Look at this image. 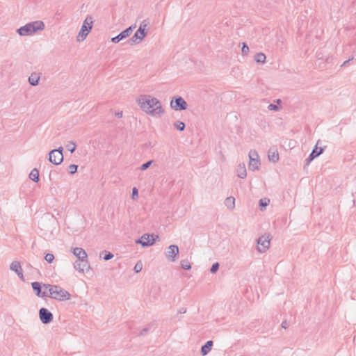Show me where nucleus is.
I'll list each match as a JSON object with an SVG mask.
<instances>
[{"label": "nucleus", "instance_id": "f257e3e1", "mask_svg": "<svg viewBox=\"0 0 356 356\" xmlns=\"http://www.w3.org/2000/svg\"><path fill=\"white\" fill-rule=\"evenodd\" d=\"M136 103L143 112L151 116H159L164 113L160 101L149 95H140Z\"/></svg>", "mask_w": 356, "mask_h": 356}, {"label": "nucleus", "instance_id": "f03ea898", "mask_svg": "<svg viewBox=\"0 0 356 356\" xmlns=\"http://www.w3.org/2000/svg\"><path fill=\"white\" fill-rule=\"evenodd\" d=\"M44 24L42 21H34L29 22L17 29V33L21 36L31 35L38 31L44 29Z\"/></svg>", "mask_w": 356, "mask_h": 356}, {"label": "nucleus", "instance_id": "7ed1b4c3", "mask_svg": "<svg viewBox=\"0 0 356 356\" xmlns=\"http://www.w3.org/2000/svg\"><path fill=\"white\" fill-rule=\"evenodd\" d=\"M49 288V297L58 301H65L70 299V293L58 285H44Z\"/></svg>", "mask_w": 356, "mask_h": 356}, {"label": "nucleus", "instance_id": "20e7f679", "mask_svg": "<svg viewBox=\"0 0 356 356\" xmlns=\"http://www.w3.org/2000/svg\"><path fill=\"white\" fill-rule=\"evenodd\" d=\"M93 24V19L92 17L90 15H88L85 20L83 21V23L81 26V28L79 32L78 36H77V40H83L86 39L88 33L90 32Z\"/></svg>", "mask_w": 356, "mask_h": 356}, {"label": "nucleus", "instance_id": "39448f33", "mask_svg": "<svg viewBox=\"0 0 356 356\" xmlns=\"http://www.w3.org/2000/svg\"><path fill=\"white\" fill-rule=\"evenodd\" d=\"M159 239V236L154 234H144L140 238L136 240V244H140L142 247L146 248L153 245L156 240Z\"/></svg>", "mask_w": 356, "mask_h": 356}, {"label": "nucleus", "instance_id": "423d86ee", "mask_svg": "<svg viewBox=\"0 0 356 356\" xmlns=\"http://www.w3.org/2000/svg\"><path fill=\"white\" fill-rule=\"evenodd\" d=\"M270 240L271 236L269 234L259 236L256 241L258 252L260 253L266 252L269 249Z\"/></svg>", "mask_w": 356, "mask_h": 356}, {"label": "nucleus", "instance_id": "0eeeda50", "mask_svg": "<svg viewBox=\"0 0 356 356\" xmlns=\"http://www.w3.org/2000/svg\"><path fill=\"white\" fill-rule=\"evenodd\" d=\"M44 285H49V284H42L38 282H33L31 283V286L38 297L45 298L49 297V288H45Z\"/></svg>", "mask_w": 356, "mask_h": 356}, {"label": "nucleus", "instance_id": "6e6552de", "mask_svg": "<svg viewBox=\"0 0 356 356\" xmlns=\"http://www.w3.org/2000/svg\"><path fill=\"white\" fill-rule=\"evenodd\" d=\"M187 106L186 102L180 96H175L170 101V107L175 111H184Z\"/></svg>", "mask_w": 356, "mask_h": 356}, {"label": "nucleus", "instance_id": "1a4fd4ad", "mask_svg": "<svg viewBox=\"0 0 356 356\" xmlns=\"http://www.w3.org/2000/svg\"><path fill=\"white\" fill-rule=\"evenodd\" d=\"M136 28V25H131L129 27L127 28L125 30L122 31L121 33H120L118 35L115 37H113L111 38V42L113 43H118L122 40H124L129 37L133 30Z\"/></svg>", "mask_w": 356, "mask_h": 356}, {"label": "nucleus", "instance_id": "9d476101", "mask_svg": "<svg viewBox=\"0 0 356 356\" xmlns=\"http://www.w3.org/2000/svg\"><path fill=\"white\" fill-rule=\"evenodd\" d=\"M320 140H318L309 156L305 159V165H309L314 159L320 156L324 152V148L318 147Z\"/></svg>", "mask_w": 356, "mask_h": 356}, {"label": "nucleus", "instance_id": "9b49d317", "mask_svg": "<svg viewBox=\"0 0 356 356\" xmlns=\"http://www.w3.org/2000/svg\"><path fill=\"white\" fill-rule=\"evenodd\" d=\"M39 317L43 324H48L53 321L52 313L44 307L39 310Z\"/></svg>", "mask_w": 356, "mask_h": 356}, {"label": "nucleus", "instance_id": "f8f14e48", "mask_svg": "<svg viewBox=\"0 0 356 356\" xmlns=\"http://www.w3.org/2000/svg\"><path fill=\"white\" fill-rule=\"evenodd\" d=\"M179 252V248L177 245H170L168 246L165 254L168 260L173 262L176 260V257Z\"/></svg>", "mask_w": 356, "mask_h": 356}, {"label": "nucleus", "instance_id": "ddd939ff", "mask_svg": "<svg viewBox=\"0 0 356 356\" xmlns=\"http://www.w3.org/2000/svg\"><path fill=\"white\" fill-rule=\"evenodd\" d=\"M57 150H51L49 153V161L54 164L59 165L63 161V155L58 154Z\"/></svg>", "mask_w": 356, "mask_h": 356}, {"label": "nucleus", "instance_id": "4468645a", "mask_svg": "<svg viewBox=\"0 0 356 356\" xmlns=\"http://www.w3.org/2000/svg\"><path fill=\"white\" fill-rule=\"evenodd\" d=\"M74 268L80 273H83L84 270H88L90 264L87 259L82 260H77L74 263Z\"/></svg>", "mask_w": 356, "mask_h": 356}, {"label": "nucleus", "instance_id": "2eb2a0df", "mask_svg": "<svg viewBox=\"0 0 356 356\" xmlns=\"http://www.w3.org/2000/svg\"><path fill=\"white\" fill-rule=\"evenodd\" d=\"M73 254L77 257L78 260L88 259L86 252L81 248H75L73 249Z\"/></svg>", "mask_w": 356, "mask_h": 356}, {"label": "nucleus", "instance_id": "dca6fc26", "mask_svg": "<svg viewBox=\"0 0 356 356\" xmlns=\"http://www.w3.org/2000/svg\"><path fill=\"white\" fill-rule=\"evenodd\" d=\"M213 341H207L201 348V354L204 356L207 355L211 350L213 346Z\"/></svg>", "mask_w": 356, "mask_h": 356}, {"label": "nucleus", "instance_id": "f3484780", "mask_svg": "<svg viewBox=\"0 0 356 356\" xmlns=\"http://www.w3.org/2000/svg\"><path fill=\"white\" fill-rule=\"evenodd\" d=\"M144 38L145 37H142V34H140V32H138V30H137L129 40V42L131 45L134 44H138L143 40Z\"/></svg>", "mask_w": 356, "mask_h": 356}, {"label": "nucleus", "instance_id": "a211bd4d", "mask_svg": "<svg viewBox=\"0 0 356 356\" xmlns=\"http://www.w3.org/2000/svg\"><path fill=\"white\" fill-rule=\"evenodd\" d=\"M236 171L238 177H240L241 179H244L246 177L247 172L244 163L239 164L237 167Z\"/></svg>", "mask_w": 356, "mask_h": 356}, {"label": "nucleus", "instance_id": "6ab92c4d", "mask_svg": "<svg viewBox=\"0 0 356 356\" xmlns=\"http://www.w3.org/2000/svg\"><path fill=\"white\" fill-rule=\"evenodd\" d=\"M40 78V76L37 73H35V72L32 73L31 74V76L29 77V84L33 86H38L39 83Z\"/></svg>", "mask_w": 356, "mask_h": 356}, {"label": "nucleus", "instance_id": "aec40b11", "mask_svg": "<svg viewBox=\"0 0 356 356\" xmlns=\"http://www.w3.org/2000/svg\"><path fill=\"white\" fill-rule=\"evenodd\" d=\"M260 159H251L249 162V169L252 171L258 170L260 165Z\"/></svg>", "mask_w": 356, "mask_h": 356}, {"label": "nucleus", "instance_id": "412c9836", "mask_svg": "<svg viewBox=\"0 0 356 356\" xmlns=\"http://www.w3.org/2000/svg\"><path fill=\"white\" fill-rule=\"evenodd\" d=\"M39 174V170L37 168H33L29 174V178L37 183L40 181Z\"/></svg>", "mask_w": 356, "mask_h": 356}, {"label": "nucleus", "instance_id": "4be33fe9", "mask_svg": "<svg viewBox=\"0 0 356 356\" xmlns=\"http://www.w3.org/2000/svg\"><path fill=\"white\" fill-rule=\"evenodd\" d=\"M10 269L14 271L16 274L22 270L20 262L17 261H14L10 264Z\"/></svg>", "mask_w": 356, "mask_h": 356}, {"label": "nucleus", "instance_id": "5701e85b", "mask_svg": "<svg viewBox=\"0 0 356 356\" xmlns=\"http://www.w3.org/2000/svg\"><path fill=\"white\" fill-rule=\"evenodd\" d=\"M147 26V22L146 19L143 20L138 28V32H140V34H142V37H145L147 34V31H145L146 27Z\"/></svg>", "mask_w": 356, "mask_h": 356}, {"label": "nucleus", "instance_id": "b1692460", "mask_svg": "<svg viewBox=\"0 0 356 356\" xmlns=\"http://www.w3.org/2000/svg\"><path fill=\"white\" fill-rule=\"evenodd\" d=\"M225 206L229 209H233L235 207V198L234 197H228L225 200Z\"/></svg>", "mask_w": 356, "mask_h": 356}, {"label": "nucleus", "instance_id": "393cba45", "mask_svg": "<svg viewBox=\"0 0 356 356\" xmlns=\"http://www.w3.org/2000/svg\"><path fill=\"white\" fill-rule=\"evenodd\" d=\"M266 56L264 53H257L254 56V60L258 63H264L266 62Z\"/></svg>", "mask_w": 356, "mask_h": 356}, {"label": "nucleus", "instance_id": "a878e982", "mask_svg": "<svg viewBox=\"0 0 356 356\" xmlns=\"http://www.w3.org/2000/svg\"><path fill=\"white\" fill-rule=\"evenodd\" d=\"M269 161L273 163H276L279 160V154L277 152H271V150L268 152Z\"/></svg>", "mask_w": 356, "mask_h": 356}, {"label": "nucleus", "instance_id": "bb28decb", "mask_svg": "<svg viewBox=\"0 0 356 356\" xmlns=\"http://www.w3.org/2000/svg\"><path fill=\"white\" fill-rule=\"evenodd\" d=\"M113 257L114 255L113 253L106 250L102 251L100 253V257H102L105 261H108L113 258Z\"/></svg>", "mask_w": 356, "mask_h": 356}, {"label": "nucleus", "instance_id": "cd10ccee", "mask_svg": "<svg viewBox=\"0 0 356 356\" xmlns=\"http://www.w3.org/2000/svg\"><path fill=\"white\" fill-rule=\"evenodd\" d=\"M174 127L179 131H182L186 128V124L184 122L177 120L173 124Z\"/></svg>", "mask_w": 356, "mask_h": 356}, {"label": "nucleus", "instance_id": "c85d7f7f", "mask_svg": "<svg viewBox=\"0 0 356 356\" xmlns=\"http://www.w3.org/2000/svg\"><path fill=\"white\" fill-rule=\"evenodd\" d=\"M181 267L184 270H191V265L187 259H183L180 261Z\"/></svg>", "mask_w": 356, "mask_h": 356}, {"label": "nucleus", "instance_id": "c756f323", "mask_svg": "<svg viewBox=\"0 0 356 356\" xmlns=\"http://www.w3.org/2000/svg\"><path fill=\"white\" fill-rule=\"evenodd\" d=\"M270 200L268 199H260L259 202V205L260 207V209L262 211L269 204Z\"/></svg>", "mask_w": 356, "mask_h": 356}, {"label": "nucleus", "instance_id": "7c9ffc66", "mask_svg": "<svg viewBox=\"0 0 356 356\" xmlns=\"http://www.w3.org/2000/svg\"><path fill=\"white\" fill-rule=\"evenodd\" d=\"M76 147V145L73 141H70L66 145L67 150L70 152V153H73L75 151Z\"/></svg>", "mask_w": 356, "mask_h": 356}, {"label": "nucleus", "instance_id": "2f4dec72", "mask_svg": "<svg viewBox=\"0 0 356 356\" xmlns=\"http://www.w3.org/2000/svg\"><path fill=\"white\" fill-rule=\"evenodd\" d=\"M78 165L75 164H71L68 167V172L70 175H74L77 172Z\"/></svg>", "mask_w": 356, "mask_h": 356}, {"label": "nucleus", "instance_id": "473e14b6", "mask_svg": "<svg viewBox=\"0 0 356 356\" xmlns=\"http://www.w3.org/2000/svg\"><path fill=\"white\" fill-rule=\"evenodd\" d=\"M152 163H153V160L147 161L146 163H145L140 165V170L142 171L146 170L149 167H150V165H152Z\"/></svg>", "mask_w": 356, "mask_h": 356}, {"label": "nucleus", "instance_id": "72a5a7b5", "mask_svg": "<svg viewBox=\"0 0 356 356\" xmlns=\"http://www.w3.org/2000/svg\"><path fill=\"white\" fill-rule=\"evenodd\" d=\"M249 159H250V160H251V159H259V154L257 152V151H255V150H250V152H249Z\"/></svg>", "mask_w": 356, "mask_h": 356}, {"label": "nucleus", "instance_id": "f704fd0d", "mask_svg": "<svg viewBox=\"0 0 356 356\" xmlns=\"http://www.w3.org/2000/svg\"><path fill=\"white\" fill-rule=\"evenodd\" d=\"M142 269H143V264H142L141 261H138L136 264L134 270L136 273H140L142 270Z\"/></svg>", "mask_w": 356, "mask_h": 356}, {"label": "nucleus", "instance_id": "c9c22d12", "mask_svg": "<svg viewBox=\"0 0 356 356\" xmlns=\"http://www.w3.org/2000/svg\"><path fill=\"white\" fill-rule=\"evenodd\" d=\"M249 52V47L247 45L246 43L245 42H243L242 43V48H241V53L243 56H245L248 54Z\"/></svg>", "mask_w": 356, "mask_h": 356}, {"label": "nucleus", "instance_id": "e433bc0d", "mask_svg": "<svg viewBox=\"0 0 356 356\" xmlns=\"http://www.w3.org/2000/svg\"><path fill=\"white\" fill-rule=\"evenodd\" d=\"M44 259L49 264L52 263L54 259V256L51 253H47L44 256Z\"/></svg>", "mask_w": 356, "mask_h": 356}, {"label": "nucleus", "instance_id": "4c0bfd02", "mask_svg": "<svg viewBox=\"0 0 356 356\" xmlns=\"http://www.w3.org/2000/svg\"><path fill=\"white\" fill-rule=\"evenodd\" d=\"M219 266H220V265L218 262L213 264V265L211 266V267L210 268V272L211 273H216L218 270Z\"/></svg>", "mask_w": 356, "mask_h": 356}, {"label": "nucleus", "instance_id": "58836bf2", "mask_svg": "<svg viewBox=\"0 0 356 356\" xmlns=\"http://www.w3.org/2000/svg\"><path fill=\"white\" fill-rule=\"evenodd\" d=\"M138 197V191L136 187L132 189L131 198L136 200Z\"/></svg>", "mask_w": 356, "mask_h": 356}, {"label": "nucleus", "instance_id": "ea45409f", "mask_svg": "<svg viewBox=\"0 0 356 356\" xmlns=\"http://www.w3.org/2000/svg\"><path fill=\"white\" fill-rule=\"evenodd\" d=\"M268 108L270 110V111H277L279 109H280V107L276 105V104H270L268 106Z\"/></svg>", "mask_w": 356, "mask_h": 356}, {"label": "nucleus", "instance_id": "a19ab883", "mask_svg": "<svg viewBox=\"0 0 356 356\" xmlns=\"http://www.w3.org/2000/svg\"><path fill=\"white\" fill-rule=\"evenodd\" d=\"M149 329H150V327H149V326H148V327H146L143 328V329L140 331V332L139 335H140V336H144V335H145V334L148 332V331L149 330Z\"/></svg>", "mask_w": 356, "mask_h": 356}, {"label": "nucleus", "instance_id": "79ce46f5", "mask_svg": "<svg viewBox=\"0 0 356 356\" xmlns=\"http://www.w3.org/2000/svg\"><path fill=\"white\" fill-rule=\"evenodd\" d=\"M281 326L282 328L286 329L289 327V323L286 320H284L282 321Z\"/></svg>", "mask_w": 356, "mask_h": 356}, {"label": "nucleus", "instance_id": "37998d69", "mask_svg": "<svg viewBox=\"0 0 356 356\" xmlns=\"http://www.w3.org/2000/svg\"><path fill=\"white\" fill-rule=\"evenodd\" d=\"M17 275H18V277H19V279L21 280L24 281V275H23V270H22L19 272H18V273H17Z\"/></svg>", "mask_w": 356, "mask_h": 356}, {"label": "nucleus", "instance_id": "c03bdc74", "mask_svg": "<svg viewBox=\"0 0 356 356\" xmlns=\"http://www.w3.org/2000/svg\"><path fill=\"white\" fill-rule=\"evenodd\" d=\"M353 59H354V57H352V58H350L348 59L347 60L344 61V62L343 63V64L341 65V67H345V66H346V65L349 63V62H350V60H353Z\"/></svg>", "mask_w": 356, "mask_h": 356}, {"label": "nucleus", "instance_id": "a18cd8bd", "mask_svg": "<svg viewBox=\"0 0 356 356\" xmlns=\"http://www.w3.org/2000/svg\"><path fill=\"white\" fill-rule=\"evenodd\" d=\"M54 150H57L58 152H59L58 154H61V155H63V147L62 146L59 147L57 149H54Z\"/></svg>", "mask_w": 356, "mask_h": 356}, {"label": "nucleus", "instance_id": "49530a36", "mask_svg": "<svg viewBox=\"0 0 356 356\" xmlns=\"http://www.w3.org/2000/svg\"><path fill=\"white\" fill-rule=\"evenodd\" d=\"M186 312V307H181L179 309V314H185Z\"/></svg>", "mask_w": 356, "mask_h": 356}, {"label": "nucleus", "instance_id": "de8ad7c7", "mask_svg": "<svg viewBox=\"0 0 356 356\" xmlns=\"http://www.w3.org/2000/svg\"><path fill=\"white\" fill-rule=\"evenodd\" d=\"M115 115H116L118 118H122V111L116 113H115Z\"/></svg>", "mask_w": 356, "mask_h": 356}, {"label": "nucleus", "instance_id": "09e8293b", "mask_svg": "<svg viewBox=\"0 0 356 356\" xmlns=\"http://www.w3.org/2000/svg\"><path fill=\"white\" fill-rule=\"evenodd\" d=\"M281 102V100H280V99H277V103H279V102Z\"/></svg>", "mask_w": 356, "mask_h": 356}]
</instances>
